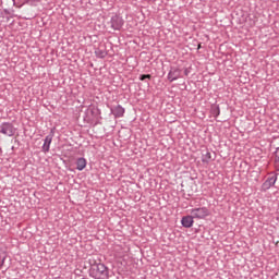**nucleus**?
I'll use <instances>...</instances> for the list:
<instances>
[{
  "mask_svg": "<svg viewBox=\"0 0 279 279\" xmlns=\"http://www.w3.org/2000/svg\"><path fill=\"white\" fill-rule=\"evenodd\" d=\"M184 73L185 75H189V69H185Z\"/></svg>",
  "mask_w": 279,
  "mask_h": 279,
  "instance_id": "nucleus-13",
  "label": "nucleus"
},
{
  "mask_svg": "<svg viewBox=\"0 0 279 279\" xmlns=\"http://www.w3.org/2000/svg\"><path fill=\"white\" fill-rule=\"evenodd\" d=\"M0 133L4 134V136H14V126L10 123H3Z\"/></svg>",
  "mask_w": 279,
  "mask_h": 279,
  "instance_id": "nucleus-3",
  "label": "nucleus"
},
{
  "mask_svg": "<svg viewBox=\"0 0 279 279\" xmlns=\"http://www.w3.org/2000/svg\"><path fill=\"white\" fill-rule=\"evenodd\" d=\"M215 110H216L217 114H219V108H216Z\"/></svg>",
  "mask_w": 279,
  "mask_h": 279,
  "instance_id": "nucleus-14",
  "label": "nucleus"
},
{
  "mask_svg": "<svg viewBox=\"0 0 279 279\" xmlns=\"http://www.w3.org/2000/svg\"><path fill=\"white\" fill-rule=\"evenodd\" d=\"M111 27L114 29H119L120 27H123V19L121 16L116 15L111 19Z\"/></svg>",
  "mask_w": 279,
  "mask_h": 279,
  "instance_id": "nucleus-7",
  "label": "nucleus"
},
{
  "mask_svg": "<svg viewBox=\"0 0 279 279\" xmlns=\"http://www.w3.org/2000/svg\"><path fill=\"white\" fill-rule=\"evenodd\" d=\"M86 159L85 158H78L76 161V169L78 171H84V169H86Z\"/></svg>",
  "mask_w": 279,
  "mask_h": 279,
  "instance_id": "nucleus-9",
  "label": "nucleus"
},
{
  "mask_svg": "<svg viewBox=\"0 0 279 279\" xmlns=\"http://www.w3.org/2000/svg\"><path fill=\"white\" fill-rule=\"evenodd\" d=\"M89 274L95 279H108V267L104 264H95L92 266Z\"/></svg>",
  "mask_w": 279,
  "mask_h": 279,
  "instance_id": "nucleus-1",
  "label": "nucleus"
},
{
  "mask_svg": "<svg viewBox=\"0 0 279 279\" xmlns=\"http://www.w3.org/2000/svg\"><path fill=\"white\" fill-rule=\"evenodd\" d=\"M191 215L194 219H206L210 215V211L206 207H201L192 209Z\"/></svg>",
  "mask_w": 279,
  "mask_h": 279,
  "instance_id": "nucleus-2",
  "label": "nucleus"
},
{
  "mask_svg": "<svg viewBox=\"0 0 279 279\" xmlns=\"http://www.w3.org/2000/svg\"><path fill=\"white\" fill-rule=\"evenodd\" d=\"M140 80L143 82V81H145V80H151V75H149V74H143L141 77H140Z\"/></svg>",
  "mask_w": 279,
  "mask_h": 279,
  "instance_id": "nucleus-12",
  "label": "nucleus"
},
{
  "mask_svg": "<svg viewBox=\"0 0 279 279\" xmlns=\"http://www.w3.org/2000/svg\"><path fill=\"white\" fill-rule=\"evenodd\" d=\"M180 75H182V71L180 68H171V70L168 73V80L171 82H175V80H180Z\"/></svg>",
  "mask_w": 279,
  "mask_h": 279,
  "instance_id": "nucleus-4",
  "label": "nucleus"
},
{
  "mask_svg": "<svg viewBox=\"0 0 279 279\" xmlns=\"http://www.w3.org/2000/svg\"><path fill=\"white\" fill-rule=\"evenodd\" d=\"M202 48V45H198V49H201Z\"/></svg>",
  "mask_w": 279,
  "mask_h": 279,
  "instance_id": "nucleus-16",
  "label": "nucleus"
},
{
  "mask_svg": "<svg viewBox=\"0 0 279 279\" xmlns=\"http://www.w3.org/2000/svg\"><path fill=\"white\" fill-rule=\"evenodd\" d=\"M90 110V112H93V110H95V108H92V109H89Z\"/></svg>",
  "mask_w": 279,
  "mask_h": 279,
  "instance_id": "nucleus-15",
  "label": "nucleus"
},
{
  "mask_svg": "<svg viewBox=\"0 0 279 279\" xmlns=\"http://www.w3.org/2000/svg\"><path fill=\"white\" fill-rule=\"evenodd\" d=\"M112 114H114V117L121 118L123 117V114H125V109L121 106H117L116 108L112 109Z\"/></svg>",
  "mask_w": 279,
  "mask_h": 279,
  "instance_id": "nucleus-8",
  "label": "nucleus"
},
{
  "mask_svg": "<svg viewBox=\"0 0 279 279\" xmlns=\"http://www.w3.org/2000/svg\"><path fill=\"white\" fill-rule=\"evenodd\" d=\"M276 184V175L269 177L262 185L263 191H269Z\"/></svg>",
  "mask_w": 279,
  "mask_h": 279,
  "instance_id": "nucleus-5",
  "label": "nucleus"
},
{
  "mask_svg": "<svg viewBox=\"0 0 279 279\" xmlns=\"http://www.w3.org/2000/svg\"><path fill=\"white\" fill-rule=\"evenodd\" d=\"M193 219H195L193 216H184L181 219V225L183 228H193V223H195Z\"/></svg>",
  "mask_w": 279,
  "mask_h": 279,
  "instance_id": "nucleus-6",
  "label": "nucleus"
},
{
  "mask_svg": "<svg viewBox=\"0 0 279 279\" xmlns=\"http://www.w3.org/2000/svg\"><path fill=\"white\" fill-rule=\"evenodd\" d=\"M51 141H53V137L51 135L46 136L45 143H44V146H43V150L44 151H46V153L49 151V147L51 145Z\"/></svg>",
  "mask_w": 279,
  "mask_h": 279,
  "instance_id": "nucleus-10",
  "label": "nucleus"
},
{
  "mask_svg": "<svg viewBox=\"0 0 279 279\" xmlns=\"http://www.w3.org/2000/svg\"><path fill=\"white\" fill-rule=\"evenodd\" d=\"M213 158V155L210 153H206L204 156H203V162H209V160Z\"/></svg>",
  "mask_w": 279,
  "mask_h": 279,
  "instance_id": "nucleus-11",
  "label": "nucleus"
}]
</instances>
